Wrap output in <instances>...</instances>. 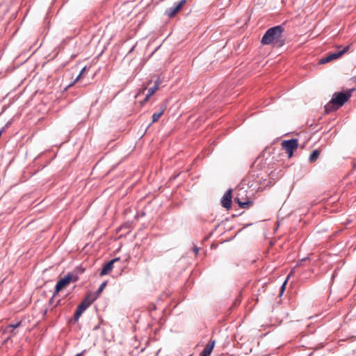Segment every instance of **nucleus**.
<instances>
[{
	"label": "nucleus",
	"mask_w": 356,
	"mask_h": 356,
	"mask_svg": "<svg viewBox=\"0 0 356 356\" xmlns=\"http://www.w3.org/2000/svg\"><path fill=\"white\" fill-rule=\"evenodd\" d=\"M284 31V29L281 25L268 29L261 38V44L264 45L273 44L276 47H282L285 43V38L282 35Z\"/></svg>",
	"instance_id": "obj_1"
},
{
	"label": "nucleus",
	"mask_w": 356,
	"mask_h": 356,
	"mask_svg": "<svg viewBox=\"0 0 356 356\" xmlns=\"http://www.w3.org/2000/svg\"><path fill=\"white\" fill-rule=\"evenodd\" d=\"M351 92L352 90L346 92H334L331 100L325 106V112L330 113L342 106L351 97Z\"/></svg>",
	"instance_id": "obj_2"
},
{
	"label": "nucleus",
	"mask_w": 356,
	"mask_h": 356,
	"mask_svg": "<svg viewBox=\"0 0 356 356\" xmlns=\"http://www.w3.org/2000/svg\"><path fill=\"white\" fill-rule=\"evenodd\" d=\"M77 280L78 277L76 275H73L71 273H68L63 277L60 278L56 284L53 297H55L60 291L67 286L71 282H76Z\"/></svg>",
	"instance_id": "obj_3"
},
{
	"label": "nucleus",
	"mask_w": 356,
	"mask_h": 356,
	"mask_svg": "<svg viewBox=\"0 0 356 356\" xmlns=\"http://www.w3.org/2000/svg\"><path fill=\"white\" fill-rule=\"evenodd\" d=\"M282 147L286 150L288 157L291 158L293 154L294 150H296L298 147V140L296 138H292L290 140H283L282 142Z\"/></svg>",
	"instance_id": "obj_4"
},
{
	"label": "nucleus",
	"mask_w": 356,
	"mask_h": 356,
	"mask_svg": "<svg viewBox=\"0 0 356 356\" xmlns=\"http://www.w3.org/2000/svg\"><path fill=\"white\" fill-rule=\"evenodd\" d=\"M186 3V0H181L175 2L172 7L168 8L165 11V15L171 18L181 10V7Z\"/></svg>",
	"instance_id": "obj_5"
},
{
	"label": "nucleus",
	"mask_w": 356,
	"mask_h": 356,
	"mask_svg": "<svg viewBox=\"0 0 356 356\" xmlns=\"http://www.w3.org/2000/svg\"><path fill=\"white\" fill-rule=\"evenodd\" d=\"M348 49H349V46H346V47H343V49L341 50L336 51L334 53H332V54H330L329 56L321 59L320 63L325 64V63H328L332 60L339 58L343 54H344L346 52H347L348 51Z\"/></svg>",
	"instance_id": "obj_6"
},
{
	"label": "nucleus",
	"mask_w": 356,
	"mask_h": 356,
	"mask_svg": "<svg viewBox=\"0 0 356 356\" xmlns=\"http://www.w3.org/2000/svg\"><path fill=\"white\" fill-rule=\"evenodd\" d=\"M118 261H120V257H116V258L111 259L108 263H106L103 266V268L100 272V275L103 276V275L108 274L113 270V264Z\"/></svg>",
	"instance_id": "obj_7"
},
{
	"label": "nucleus",
	"mask_w": 356,
	"mask_h": 356,
	"mask_svg": "<svg viewBox=\"0 0 356 356\" xmlns=\"http://www.w3.org/2000/svg\"><path fill=\"white\" fill-rule=\"evenodd\" d=\"M221 204L223 207L227 209L231 208L232 206V190L226 191L221 200Z\"/></svg>",
	"instance_id": "obj_8"
},
{
	"label": "nucleus",
	"mask_w": 356,
	"mask_h": 356,
	"mask_svg": "<svg viewBox=\"0 0 356 356\" xmlns=\"http://www.w3.org/2000/svg\"><path fill=\"white\" fill-rule=\"evenodd\" d=\"M89 307V304L87 302V304L86 303H80L76 309V312L74 314V316H73V319L74 321L76 322V321H78V320L79 319L80 316H81V314L87 309V308Z\"/></svg>",
	"instance_id": "obj_9"
},
{
	"label": "nucleus",
	"mask_w": 356,
	"mask_h": 356,
	"mask_svg": "<svg viewBox=\"0 0 356 356\" xmlns=\"http://www.w3.org/2000/svg\"><path fill=\"white\" fill-rule=\"evenodd\" d=\"M166 108V106L165 105H162L161 106V108L159 110V112H156V113H154L152 118V122H156L159 120V119L160 118V117L163 115V113H164V111L165 110Z\"/></svg>",
	"instance_id": "obj_10"
},
{
	"label": "nucleus",
	"mask_w": 356,
	"mask_h": 356,
	"mask_svg": "<svg viewBox=\"0 0 356 356\" xmlns=\"http://www.w3.org/2000/svg\"><path fill=\"white\" fill-rule=\"evenodd\" d=\"M158 90V85H154L152 87L149 88L147 91V94L145 95V97L143 100V102H147L150 97L154 94V92Z\"/></svg>",
	"instance_id": "obj_11"
},
{
	"label": "nucleus",
	"mask_w": 356,
	"mask_h": 356,
	"mask_svg": "<svg viewBox=\"0 0 356 356\" xmlns=\"http://www.w3.org/2000/svg\"><path fill=\"white\" fill-rule=\"evenodd\" d=\"M3 334H8V336L5 339V341H8L12 337L17 334V332L13 329H8V325H7L3 330Z\"/></svg>",
	"instance_id": "obj_12"
},
{
	"label": "nucleus",
	"mask_w": 356,
	"mask_h": 356,
	"mask_svg": "<svg viewBox=\"0 0 356 356\" xmlns=\"http://www.w3.org/2000/svg\"><path fill=\"white\" fill-rule=\"evenodd\" d=\"M97 299V296H90V294H88L86 297L83 299V300L81 303H86L89 304V306Z\"/></svg>",
	"instance_id": "obj_13"
},
{
	"label": "nucleus",
	"mask_w": 356,
	"mask_h": 356,
	"mask_svg": "<svg viewBox=\"0 0 356 356\" xmlns=\"http://www.w3.org/2000/svg\"><path fill=\"white\" fill-rule=\"evenodd\" d=\"M320 155V151L318 149L314 150L309 156V161L313 162L316 161Z\"/></svg>",
	"instance_id": "obj_14"
},
{
	"label": "nucleus",
	"mask_w": 356,
	"mask_h": 356,
	"mask_svg": "<svg viewBox=\"0 0 356 356\" xmlns=\"http://www.w3.org/2000/svg\"><path fill=\"white\" fill-rule=\"evenodd\" d=\"M215 343H216V340L210 339V341H209V343L207 344L206 347L204 349L208 350L209 352H210L211 353V352L214 348Z\"/></svg>",
	"instance_id": "obj_15"
},
{
	"label": "nucleus",
	"mask_w": 356,
	"mask_h": 356,
	"mask_svg": "<svg viewBox=\"0 0 356 356\" xmlns=\"http://www.w3.org/2000/svg\"><path fill=\"white\" fill-rule=\"evenodd\" d=\"M87 70V68L85 66L84 67L82 68V70H81L79 74L76 76V78L75 79V80L74 81L73 83H72L70 85H69V86H72V85H74L76 82H77L79 79L84 75L85 72H86Z\"/></svg>",
	"instance_id": "obj_16"
},
{
	"label": "nucleus",
	"mask_w": 356,
	"mask_h": 356,
	"mask_svg": "<svg viewBox=\"0 0 356 356\" xmlns=\"http://www.w3.org/2000/svg\"><path fill=\"white\" fill-rule=\"evenodd\" d=\"M251 205H252V202L249 201V200L245 201V202H239V207L241 209H248Z\"/></svg>",
	"instance_id": "obj_17"
},
{
	"label": "nucleus",
	"mask_w": 356,
	"mask_h": 356,
	"mask_svg": "<svg viewBox=\"0 0 356 356\" xmlns=\"http://www.w3.org/2000/svg\"><path fill=\"white\" fill-rule=\"evenodd\" d=\"M106 285V282H103L100 284L99 289L97 290L96 291V293H97V296H99L104 290V289L105 288Z\"/></svg>",
	"instance_id": "obj_18"
},
{
	"label": "nucleus",
	"mask_w": 356,
	"mask_h": 356,
	"mask_svg": "<svg viewBox=\"0 0 356 356\" xmlns=\"http://www.w3.org/2000/svg\"><path fill=\"white\" fill-rule=\"evenodd\" d=\"M21 322H18L17 323H15V324H10L8 325V329H13L14 330H15L16 328H17L18 327H19L21 325Z\"/></svg>",
	"instance_id": "obj_19"
},
{
	"label": "nucleus",
	"mask_w": 356,
	"mask_h": 356,
	"mask_svg": "<svg viewBox=\"0 0 356 356\" xmlns=\"http://www.w3.org/2000/svg\"><path fill=\"white\" fill-rule=\"evenodd\" d=\"M288 279H289V277L286 279V280L284 281V282L282 284V286H281V291H280V295H282L284 291V289H285V286H286V284L288 281Z\"/></svg>",
	"instance_id": "obj_20"
},
{
	"label": "nucleus",
	"mask_w": 356,
	"mask_h": 356,
	"mask_svg": "<svg viewBox=\"0 0 356 356\" xmlns=\"http://www.w3.org/2000/svg\"><path fill=\"white\" fill-rule=\"evenodd\" d=\"M210 355H211V353L204 349L200 353V356H209Z\"/></svg>",
	"instance_id": "obj_21"
},
{
	"label": "nucleus",
	"mask_w": 356,
	"mask_h": 356,
	"mask_svg": "<svg viewBox=\"0 0 356 356\" xmlns=\"http://www.w3.org/2000/svg\"><path fill=\"white\" fill-rule=\"evenodd\" d=\"M241 302V300L239 299H236L235 301L233 303V305L232 307H236L237 305H238Z\"/></svg>",
	"instance_id": "obj_22"
},
{
	"label": "nucleus",
	"mask_w": 356,
	"mask_h": 356,
	"mask_svg": "<svg viewBox=\"0 0 356 356\" xmlns=\"http://www.w3.org/2000/svg\"><path fill=\"white\" fill-rule=\"evenodd\" d=\"M10 122H8L5 125L4 127H3L1 129H4V131H6V129L8 127V126L10 125Z\"/></svg>",
	"instance_id": "obj_23"
},
{
	"label": "nucleus",
	"mask_w": 356,
	"mask_h": 356,
	"mask_svg": "<svg viewBox=\"0 0 356 356\" xmlns=\"http://www.w3.org/2000/svg\"><path fill=\"white\" fill-rule=\"evenodd\" d=\"M234 202L238 203V204H239V202H242L241 201H240L238 197H235L234 198Z\"/></svg>",
	"instance_id": "obj_24"
},
{
	"label": "nucleus",
	"mask_w": 356,
	"mask_h": 356,
	"mask_svg": "<svg viewBox=\"0 0 356 356\" xmlns=\"http://www.w3.org/2000/svg\"><path fill=\"white\" fill-rule=\"evenodd\" d=\"M193 251L195 252V254H197L198 253V251H199V248H197V247H195L193 248Z\"/></svg>",
	"instance_id": "obj_25"
},
{
	"label": "nucleus",
	"mask_w": 356,
	"mask_h": 356,
	"mask_svg": "<svg viewBox=\"0 0 356 356\" xmlns=\"http://www.w3.org/2000/svg\"><path fill=\"white\" fill-rule=\"evenodd\" d=\"M160 83H161V82H160V81H159V80L158 79V80H156V81L154 82V85H158V87H159V86Z\"/></svg>",
	"instance_id": "obj_26"
},
{
	"label": "nucleus",
	"mask_w": 356,
	"mask_h": 356,
	"mask_svg": "<svg viewBox=\"0 0 356 356\" xmlns=\"http://www.w3.org/2000/svg\"><path fill=\"white\" fill-rule=\"evenodd\" d=\"M74 356H83V353H78Z\"/></svg>",
	"instance_id": "obj_27"
},
{
	"label": "nucleus",
	"mask_w": 356,
	"mask_h": 356,
	"mask_svg": "<svg viewBox=\"0 0 356 356\" xmlns=\"http://www.w3.org/2000/svg\"><path fill=\"white\" fill-rule=\"evenodd\" d=\"M54 298V297H53V296L51 297V299H50V300H49V303H52Z\"/></svg>",
	"instance_id": "obj_28"
},
{
	"label": "nucleus",
	"mask_w": 356,
	"mask_h": 356,
	"mask_svg": "<svg viewBox=\"0 0 356 356\" xmlns=\"http://www.w3.org/2000/svg\"><path fill=\"white\" fill-rule=\"evenodd\" d=\"M306 259H307L306 258H305V259H302V260L300 261V262L304 261H305Z\"/></svg>",
	"instance_id": "obj_29"
},
{
	"label": "nucleus",
	"mask_w": 356,
	"mask_h": 356,
	"mask_svg": "<svg viewBox=\"0 0 356 356\" xmlns=\"http://www.w3.org/2000/svg\"><path fill=\"white\" fill-rule=\"evenodd\" d=\"M60 302V300H59L56 305L59 304Z\"/></svg>",
	"instance_id": "obj_30"
},
{
	"label": "nucleus",
	"mask_w": 356,
	"mask_h": 356,
	"mask_svg": "<svg viewBox=\"0 0 356 356\" xmlns=\"http://www.w3.org/2000/svg\"><path fill=\"white\" fill-rule=\"evenodd\" d=\"M355 81H356V76H355Z\"/></svg>",
	"instance_id": "obj_31"
}]
</instances>
